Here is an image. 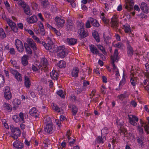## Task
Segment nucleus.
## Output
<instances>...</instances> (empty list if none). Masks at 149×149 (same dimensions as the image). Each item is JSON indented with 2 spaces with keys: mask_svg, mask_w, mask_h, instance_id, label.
<instances>
[{
  "mask_svg": "<svg viewBox=\"0 0 149 149\" xmlns=\"http://www.w3.org/2000/svg\"><path fill=\"white\" fill-rule=\"evenodd\" d=\"M114 46L115 47H117L120 48L123 46V45L121 42H118L115 44H114Z\"/></svg>",
  "mask_w": 149,
  "mask_h": 149,
  "instance_id": "nucleus-55",
  "label": "nucleus"
},
{
  "mask_svg": "<svg viewBox=\"0 0 149 149\" xmlns=\"http://www.w3.org/2000/svg\"><path fill=\"white\" fill-rule=\"evenodd\" d=\"M121 131L122 132H123L124 136L125 137H126L128 139H131V138H133V135L131 133H130L129 134H125L126 132V129H124L123 131L121 130Z\"/></svg>",
  "mask_w": 149,
  "mask_h": 149,
  "instance_id": "nucleus-43",
  "label": "nucleus"
},
{
  "mask_svg": "<svg viewBox=\"0 0 149 149\" xmlns=\"http://www.w3.org/2000/svg\"><path fill=\"white\" fill-rule=\"evenodd\" d=\"M80 25V29L78 30V33L82 37L84 38L87 36V33L86 31L84 30V24L82 23Z\"/></svg>",
  "mask_w": 149,
  "mask_h": 149,
  "instance_id": "nucleus-14",
  "label": "nucleus"
},
{
  "mask_svg": "<svg viewBox=\"0 0 149 149\" xmlns=\"http://www.w3.org/2000/svg\"><path fill=\"white\" fill-rule=\"evenodd\" d=\"M6 20L13 31L15 32L18 31V28L14 22L8 18H6Z\"/></svg>",
  "mask_w": 149,
  "mask_h": 149,
  "instance_id": "nucleus-9",
  "label": "nucleus"
},
{
  "mask_svg": "<svg viewBox=\"0 0 149 149\" xmlns=\"http://www.w3.org/2000/svg\"><path fill=\"white\" fill-rule=\"evenodd\" d=\"M38 18L35 15H33L30 17H27L26 21L29 24H33L36 23L38 21Z\"/></svg>",
  "mask_w": 149,
  "mask_h": 149,
  "instance_id": "nucleus-18",
  "label": "nucleus"
},
{
  "mask_svg": "<svg viewBox=\"0 0 149 149\" xmlns=\"http://www.w3.org/2000/svg\"><path fill=\"white\" fill-rule=\"evenodd\" d=\"M127 54L129 56H132L133 53V51L132 47L130 46L127 47Z\"/></svg>",
  "mask_w": 149,
  "mask_h": 149,
  "instance_id": "nucleus-46",
  "label": "nucleus"
},
{
  "mask_svg": "<svg viewBox=\"0 0 149 149\" xmlns=\"http://www.w3.org/2000/svg\"><path fill=\"white\" fill-rule=\"evenodd\" d=\"M24 45L26 49V51L27 54H31L32 51L30 47L29 46L27 43H24Z\"/></svg>",
  "mask_w": 149,
  "mask_h": 149,
  "instance_id": "nucleus-38",
  "label": "nucleus"
},
{
  "mask_svg": "<svg viewBox=\"0 0 149 149\" xmlns=\"http://www.w3.org/2000/svg\"><path fill=\"white\" fill-rule=\"evenodd\" d=\"M19 116L21 119L20 120H19L22 123H24V120L23 113L22 112H20L19 114Z\"/></svg>",
  "mask_w": 149,
  "mask_h": 149,
  "instance_id": "nucleus-56",
  "label": "nucleus"
},
{
  "mask_svg": "<svg viewBox=\"0 0 149 149\" xmlns=\"http://www.w3.org/2000/svg\"><path fill=\"white\" fill-rule=\"evenodd\" d=\"M143 84L145 85L147 84V85L146 86H144V87L146 90L149 92V78L143 81Z\"/></svg>",
  "mask_w": 149,
  "mask_h": 149,
  "instance_id": "nucleus-41",
  "label": "nucleus"
},
{
  "mask_svg": "<svg viewBox=\"0 0 149 149\" xmlns=\"http://www.w3.org/2000/svg\"><path fill=\"white\" fill-rule=\"evenodd\" d=\"M15 45L18 51L19 52H22L24 50V47L22 42L18 39L15 40Z\"/></svg>",
  "mask_w": 149,
  "mask_h": 149,
  "instance_id": "nucleus-10",
  "label": "nucleus"
},
{
  "mask_svg": "<svg viewBox=\"0 0 149 149\" xmlns=\"http://www.w3.org/2000/svg\"><path fill=\"white\" fill-rule=\"evenodd\" d=\"M106 88L105 86L102 85L101 87V92L103 94H105L106 93Z\"/></svg>",
  "mask_w": 149,
  "mask_h": 149,
  "instance_id": "nucleus-53",
  "label": "nucleus"
},
{
  "mask_svg": "<svg viewBox=\"0 0 149 149\" xmlns=\"http://www.w3.org/2000/svg\"><path fill=\"white\" fill-rule=\"evenodd\" d=\"M123 29L125 32L126 33H130L131 29L130 26L128 24H126L123 26Z\"/></svg>",
  "mask_w": 149,
  "mask_h": 149,
  "instance_id": "nucleus-40",
  "label": "nucleus"
},
{
  "mask_svg": "<svg viewBox=\"0 0 149 149\" xmlns=\"http://www.w3.org/2000/svg\"><path fill=\"white\" fill-rule=\"evenodd\" d=\"M52 106L53 110L55 111L58 113H61L62 111V109L59 108L56 104H52Z\"/></svg>",
  "mask_w": 149,
  "mask_h": 149,
  "instance_id": "nucleus-34",
  "label": "nucleus"
},
{
  "mask_svg": "<svg viewBox=\"0 0 149 149\" xmlns=\"http://www.w3.org/2000/svg\"><path fill=\"white\" fill-rule=\"evenodd\" d=\"M109 132V130L107 127H104L101 131L102 134V135H106L108 134Z\"/></svg>",
  "mask_w": 149,
  "mask_h": 149,
  "instance_id": "nucleus-45",
  "label": "nucleus"
},
{
  "mask_svg": "<svg viewBox=\"0 0 149 149\" xmlns=\"http://www.w3.org/2000/svg\"><path fill=\"white\" fill-rule=\"evenodd\" d=\"M4 83V77L2 75L0 74V87L3 86Z\"/></svg>",
  "mask_w": 149,
  "mask_h": 149,
  "instance_id": "nucleus-50",
  "label": "nucleus"
},
{
  "mask_svg": "<svg viewBox=\"0 0 149 149\" xmlns=\"http://www.w3.org/2000/svg\"><path fill=\"white\" fill-rule=\"evenodd\" d=\"M13 118L14 120V121L16 122H18L20 120L19 117H18L17 115H15L13 116Z\"/></svg>",
  "mask_w": 149,
  "mask_h": 149,
  "instance_id": "nucleus-60",
  "label": "nucleus"
},
{
  "mask_svg": "<svg viewBox=\"0 0 149 149\" xmlns=\"http://www.w3.org/2000/svg\"><path fill=\"white\" fill-rule=\"evenodd\" d=\"M31 83L29 77L27 76L25 77L24 85L27 88H29L31 86Z\"/></svg>",
  "mask_w": 149,
  "mask_h": 149,
  "instance_id": "nucleus-32",
  "label": "nucleus"
},
{
  "mask_svg": "<svg viewBox=\"0 0 149 149\" xmlns=\"http://www.w3.org/2000/svg\"><path fill=\"white\" fill-rule=\"evenodd\" d=\"M140 7L143 13H148V8L146 3L142 2L141 3Z\"/></svg>",
  "mask_w": 149,
  "mask_h": 149,
  "instance_id": "nucleus-21",
  "label": "nucleus"
},
{
  "mask_svg": "<svg viewBox=\"0 0 149 149\" xmlns=\"http://www.w3.org/2000/svg\"><path fill=\"white\" fill-rule=\"evenodd\" d=\"M10 129L11 132V136L14 139H17L21 134L19 129L12 126L10 127Z\"/></svg>",
  "mask_w": 149,
  "mask_h": 149,
  "instance_id": "nucleus-5",
  "label": "nucleus"
},
{
  "mask_svg": "<svg viewBox=\"0 0 149 149\" xmlns=\"http://www.w3.org/2000/svg\"><path fill=\"white\" fill-rule=\"evenodd\" d=\"M6 34L2 28H0V38L3 39L6 37Z\"/></svg>",
  "mask_w": 149,
  "mask_h": 149,
  "instance_id": "nucleus-47",
  "label": "nucleus"
},
{
  "mask_svg": "<svg viewBox=\"0 0 149 149\" xmlns=\"http://www.w3.org/2000/svg\"><path fill=\"white\" fill-rule=\"evenodd\" d=\"M118 24V17L117 15H114L111 18V25L112 27H116Z\"/></svg>",
  "mask_w": 149,
  "mask_h": 149,
  "instance_id": "nucleus-19",
  "label": "nucleus"
},
{
  "mask_svg": "<svg viewBox=\"0 0 149 149\" xmlns=\"http://www.w3.org/2000/svg\"><path fill=\"white\" fill-rule=\"evenodd\" d=\"M66 144V143L65 142L63 141L61 143V146L58 148V149H65Z\"/></svg>",
  "mask_w": 149,
  "mask_h": 149,
  "instance_id": "nucleus-54",
  "label": "nucleus"
},
{
  "mask_svg": "<svg viewBox=\"0 0 149 149\" xmlns=\"http://www.w3.org/2000/svg\"><path fill=\"white\" fill-rule=\"evenodd\" d=\"M28 56L26 55H24L21 59V62L24 66H26L28 64Z\"/></svg>",
  "mask_w": 149,
  "mask_h": 149,
  "instance_id": "nucleus-28",
  "label": "nucleus"
},
{
  "mask_svg": "<svg viewBox=\"0 0 149 149\" xmlns=\"http://www.w3.org/2000/svg\"><path fill=\"white\" fill-rule=\"evenodd\" d=\"M92 35L93 37L95 39L96 41L97 42H99L100 39L96 31H94Z\"/></svg>",
  "mask_w": 149,
  "mask_h": 149,
  "instance_id": "nucleus-44",
  "label": "nucleus"
},
{
  "mask_svg": "<svg viewBox=\"0 0 149 149\" xmlns=\"http://www.w3.org/2000/svg\"><path fill=\"white\" fill-rule=\"evenodd\" d=\"M104 40L105 42L107 44L110 43L111 41V37L110 36H108L107 37L104 36Z\"/></svg>",
  "mask_w": 149,
  "mask_h": 149,
  "instance_id": "nucleus-52",
  "label": "nucleus"
},
{
  "mask_svg": "<svg viewBox=\"0 0 149 149\" xmlns=\"http://www.w3.org/2000/svg\"><path fill=\"white\" fill-rule=\"evenodd\" d=\"M69 144L72 146L74 143L75 142V140L73 139H71L69 140Z\"/></svg>",
  "mask_w": 149,
  "mask_h": 149,
  "instance_id": "nucleus-64",
  "label": "nucleus"
},
{
  "mask_svg": "<svg viewBox=\"0 0 149 149\" xmlns=\"http://www.w3.org/2000/svg\"><path fill=\"white\" fill-rule=\"evenodd\" d=\"M37 16H38V19H40L42 22H44L45 19L42 16V14L40 13H39Z\"/></svg>",
  "mask_w": 149,
  "mask_h": 149,
  "instance_id": "nucleus-57",
  "label": "nucleus"
},
{
  "mask_svg": "<svg viewBox=\"0 0 149 149\" xmlns=\"http://www.w3.org/2000/svg\"><path fill=\"white\" fill-rule=\"evenodd\" d=\"M52 31L54 32L57 36H60L61 33L58 30H57L56 28L54 29Z\"/></svg>",
  "mask_w": 149,
  "mask_h": 149,
  "instance_id": "nucleus-59",
  "label": "nucleus"
},
{
  "mask_svg": "<svg viewBox=\"0 0 149 149\" xmlns=\"http://www.w3.org/2000/svg\"><path fill=\"white\" fill-rule=\"evenodd\" d=\"M50 76L52 79L56 80L58 77V74L55 70H53L50 73Z\"/></svg>",
  "mask_w": 149,
  "mask_h": 149,
  "instance_id": "nucleus-27",
  "label": "nucleus"
},
{
  "mask_svg": "<svg viewBox=\"0 0 149 149\" xmlns=\"http://www.w3.org/2000/svg\"><path fill=\"white\" fill-rule=\"evenodd\" d=\"M33 39L36 42L39 43H41V41L39 39L37 36L33 35L32 36Z\"/></svg>",
  "mask_w": 149,
  "mask_h": 149,
  "instance_id": "nucleus-58",
  "label": "nucleus"
},
{
  "mask_svg": "<svg viewBox=\"0 0 149 149\" xmlns=\"http://www.w3.org/2000/svg\"><path fill=\"white\" fill-rule=\"evenodd\" d=\"M128 118L129 123L132 125L135 126L137 125L136 122H137L139 119L136 116L133 115H129Z\"/></svg>",
  "mask_w": 149,
  "mask_h": 149,
  "instance_id": "nucleus-12",
  "label": "nucleus"
},
{
  "mask_svg": "<svg viewBox=\"0 0 149 149\" xmlns=\"http://www.w3.org/2000/svg\"><path fill=\"white\" fill-rule=\"evenodd\" d=\"M89 48L91 52L94 54H98L99 51L96 47L93 45H89Z\"/></svg>",
  "mask_w": 149,
  "mask_h": 149,
  "instance_id": "nucleus-25",
  "label": "nucleus"
},
{
  "mask_svg": "<svg viewBox=\"0 0 149 149\" xmlns=\"http://www.w3.org/2000/svg\"><path fill=\"white\" fill-rule=\"evenodd\" d=\"M12 72L13 74H15V77L17 81H22V77L21 74L16 70H13Z\"/></svg>",
  "mask_w": 149,
  "mask_h": 149,
  "instance_id": "nucleus-26",
  "label": "nucleus"
},
{
  "mask_svg": "<svg viewBox=\"0 0 149 149\" xmlns=\"http://www.w3.org/2000/svg\"><path fill=\"white\" fill-rule=\"evenodd\" d=\"M13 145V146L17 149H21L23 147L22 143L18 140L14 142Z\"/></svg>",
  "mask_w": 149,
  "mask_h": 149,
  "instance_id": "nucleus-23",
  "label": "nucleus"
},
{
  "mask_svg": "<svg viewBox=\"0 0 149 149\" xmlns=\"http://www.w3.org/2000/svg\"><path fill=\"white\" fill-rule=\"evenodd\" d=\"M130 77V82L131 85L133 86V88H135L136 85L137 84L136 77L134 74L132 73H131Z\"/></svg>",
  "mask_w": 149,
  "mask_h": 149,
  "instance_id": "nucleus-17",
  "label": "nucleus"
},
{
  "mask_svg": "<svg viewBox=\"0 0 149 149\" xmlns=\"http://www.w3.org/2000/svg\"><path fill=\"white\" fill-rule=\"evenodd\" d=\"M26 42L29 46L33 51H36L37 50V45L33 39L31 38H28Z\"/></svg>",
  "mask_w": 149,
  "mask_h": 149,
  "instance_id": "nucleus-13",
  "label": "nucleus"
},
{
  "mask_svg": "<svg viewBox=\"0 0 149 149\" xmlns=\"http://www.w3.org/2000/svg\"><path fill=\"white\" fill-rule=\"evenodd\" d=\"M100 18L102 19L103 22L105 24H108L109 20L107 18L105 17V15L104 13H102L100 15Z\"/></svg>",
  "mask_w": 149,
  "mask_h": 149,
  "instance_id": "nucleus-37",
  "label": "nucleus"
},
{
  "mask_svg": "<svg viewBox=\"0 0 149 149\" xmlns=\"http://www.w3.org/2000/svg\"><path fill=\"white\" fill-rule=\"evenodd\" d=\"M146 72L145 74V76L147 78H149V64L146 63L145 64Z\"/></svg>",
  "mask_w": 149,
  "mask_h": 149,
  "instance_id": "nucleus-39",
  "label": "nucleus"
},
{
  "mask_svg": "<svg viewBox=\"0 0 149 149\" xmlns=\"http://www.w3.org/2000/svg\"><path fill=\"white\" fill-rule=\"evenodd\" d=\"M57 65L60 68H63L66 66V64L64 61L61 60L58 62Z\"/></svg>",
  "mask_w": 149,
  "mask_h": 149,
  "instance_id": "nucleus-36",
  "label": "nucleus"
},
{
  "mask_svg": "<svg viewBox=\"0 0 149 149\" xmlns=\"http://www.w3.org/2000/svg\"><path fill=\"white\" fill-rule=\"evenodd\" d=\"M79 72V69L77 67L74 68L72 71L71 75L72 77H76L78 76Z\"/></svg>",
  "mask_w": 149,
  "mask_h": 149,
  "instance_id": "nucleus-29",
  "label": "nucleus"
},
{
  "mask_svg": "<svg viewBox=\"0 0 149 149\" xmlns=\"http://www.w3.org/2000/svg\"><path fill=\"white\" fill-rule=\"evenodd\" d=\"M89 19L93 26L98 27L99 26V24L95 19L92 18H90Z\"/></svg>",
  "mask_w": 149,
  "mask_h": 149,
  "instance_id": "nucleus-35",
  "label": "nucleus"
},
{
  "mask_svg": "<svg viewBox=\"0 0 149 149\" xmlns=\"http://www.w3.org/2000/svg\"><path fill=\"white\" fill-rule=\"evenodd\" d=\"M4 97L7 100H9L12 98V93L9 87L6 86L3 89Z\"/></svg>",
  "mask_w": 149,
  "mask_h": 149,
  "instance_id": "nucleus-6",
  "label": "nucleus"
},
{
  "mask_svg": "<svg viewBox=\"0 0 149 149\" xmlns=\"http://www.w3.org/2000/svg\"><path fill=\"white\" fill-rule=\"evenodd\" d=\"M48 65V62L45 58H43L41 59L38 67L41 70L43 68H46Z\"/></svg>",
  "mask_w": 149,
  "mask_h": 149,
  "instance_id": "nucleus-11",
  "label": "nucleus"
},
{
  "mask_svg": "<svg viewBox=\"0 0 149 149\" xmlns=\"http://www.w3.org/2000/svg\"><path fill=\"white\" fill-rule=\"evenodd\" d=\"M97 141L100 143L103 144L104 143L103 140L102 138L100 136H98L97 138Z\"/></svg>",
  "mask_w": 149,
  "mask_h": 149,
  "instance_id": "nucleus-61",
  "label": "nucleus"
},
{
  "mask_svg": "<svg viewBox=\"0 0 149 149\" xmlns=\"http://www.w3.org/2000/svg\"><path fill=\"white\" fill-rule=\"evenodd\" d=\"M12 103L13 106V109L14 110H15L17 109V107H18L21 104V101L18 99L15 98L13 100Z\"/></svg>",
  "mask_w": 149,
  "mask_h": 149,
  "instance_id": "nucleus-20",
  "label": "nucleus"
},
{
  "mask_svg": "<svg viewBox=\"0 0 149 149\" xmlns=\"http://www.w3.org/2000/svg\"><path fill=\"white\" fill-rule=\"evenodd\" d=\"M56 25L58 28L62 27L65 23V20L63 18L60 16L56 17L54 19Z\"/></svg>",
  "mask_w": 149,
  "mask_h": 149,
  "instance_id": "nucleus-8",
  "label": "nucleus"
},
{
  "mask_svg": "<svg viewBox=\"0 0 149 149\" xmlns=\"http://www.w3.org/2000/svg\"><path fill=\"white\" fill-rule=\"evenodd\" d=\"M70 108L71 109L72 113L73 116H75L78 111V108L74 105H71Z\"/></svg>",
  "mask_w": 149,
  "mask_h": 149,
  "instance_id": "nucleus-33",
  "label": "nucleus"
},
{
  "mask_svg": "<svg viewBox=\"0 0 149 149\" xmlns=\"http://www.w3.org/2000/svg\"><path fill=\"white\" fill-rule=\"evenodd\" d=\"M57 47L56 52L58 53V56L61 58H64L68 54L67 51L63 45L59 46Z\"/></svg>",
  "mask_w": 149,
  "mask_h": 149,
  "instance_id": "nucleus-4",
  "label": "nucleus"
},
{
  "mask_svg": "<svg viewBox=\"0 0 149 149\" xmlns=\"http://www.w3.org/2000/svg\"><path fill=\"white\" fill-rule=\"evenodd\" d=\"M53 35L50 33L48 35L47 41V43L42 42V44L45 49L52 53H55L56 52L57 47L55 46L52 41V38L53 37Z\"/></svg>",
  "mask_w": 149,
  "mask_h": 149,
  "instance_id": "nucleus-1",
  "label": "nucleus"
},
{
  "mask_svg": "<svg viewBox=\"0 0 149 149\" xmlns=\"http://www.w3.org/2000/svg\"><path fill=\"white\" fill-rule=\"evenodd\" d=\"M65 42L69 45H73L77 43V40L75 39L68 38L65 40Z\"/></svg>",
  "mask_w": 149,
  "mask_h": 149,
  "instance_id": "nucleus-24",
  "label": "nucleus"
},
{
  "mask_svg": "<svg viewBox=\"0 0 149 149\" xmlns=\"http://www.w3.org/2000/svg\"><path fill=\"white\" fill-rule=\"evenodd\" d=\"M70 134L71 132L69 130H68L66 134V136L68 139V140H69L71 139V138L70 137Z\"/></svg>",
  "mask_w": 149,
  "mask_h": 149,
  "instance_id": "nucleus-62",
  "label": "nucleus"
},
{
  "mask_svg": "<svg viewBox=\"0 0 149 149\" xmlns=\"http://www.w3.org/2000/svg\"><path fill=\"white\" fill-rule=\"evenodd\" d=\"M44 120L45 124H46L44 126L45 132L48 133H52L53 132V127L50 118L47 116L44 118Z\"/></svg>",
  "mask_w": 149,
  "mask_h": 149,
  "instance_id": "nucleus-3",
  "label": "nucleus"
},
{
  "mask_svg": "<svg viewBox=\"0 0 149 149\" xmlns=\"http://www.w3.org/2000/svg\"><path fill=\"white\" fill-rule=\"evenodd\" d=\"M134 4V3L132 0H126L125 8L128 10L130 11L133 9Z\"/></svg>",
  "mask_w": 149,
  "mask_h": 149,
  "instance_id": "nucleus-15",
  "label": "nucleus"
},
{
  "mask_svg": "<svg viewBox=\"0 0 149 149\" xmlns=\"http://www.w3.org/2000/svg\"><path fill=\"white\" fill-rule=\"evenodd\" d=\"M24 10L25 13L27 15H31L32 14V12L28 5H26L24 7Z\"/></svg>",
  "mask_w": 149,
  "mask_h": 149,
  "instance_id": "nucleus-30",
  "label": "nucleus"
},
{
  "mask_svg": "<svg viewBox=\"0 0 149 149\" xmlns=\"http://www.w3.org/2000/svg\"><path fill=\"white\" fill-rule=\"evenodd\" d=\"M41 5L44 8H45L48 5L49 3L47 0H41Z\"/></svg>",
  "mask_w": 149,
  "mask_h": 149,
  "instance_id": "nucleus-49",
  "label": "nucleus"
},
{
  "mask_svg": "<svg viewBox=\"0 0 149 149\" xmlns=\"http://www.w3.org/2000/svg\"><path fill=\"white\" fill-rule=\"evenodd\" d=\"M25 30L31 36L34 35V33L32 30L28 29H25Z\"/></svg>",
  "mask_w": 149,
  "mask_h": 149,
  "instance_id": "nucleus-63",
  "label": "nucleus"
},
{
  "mask_svg": "<svg viewBox=\"0 0 149 149\" xmlns=\"http://www.w3.org/2000/svg\"><path fill=\"white\" fill-rule=\"evenodd\" d=\"M2 109L6 112L10 113L11 112L12 110L11 105L7 102L3 103L2 106Z\"/></svg>",
  "mask_w": 149,
  "mask_h": 149,
  "instance_id": "nucleus-16",
  "label": "nucleus"
},
{
  "mask_svg": "<svg viewBox=\"0 0 149 149\" xmlns=\"http://www.w3.org/2000/svg\"><path fill=\"white\" fill-rule=\"evenodd\" d=\"M29 113L31 116L35 117H38L39 114L38 110L35 107H33L29 111Z\"/></svg>",
  "mask_w": 149,
  "mask_h": 149,
  "instance_id": "nucleus-22",
  "label": "nucleus"
},
{
  "mask_svg": "<svg viewBox=\"0 0 149 149\" xmlns=\"http://www.w3.org/2000/svg\"><path fill=\"white\" fill-rule=\"evenodd\" d=\"M118 98L121 100H123L125 98H128V95L126 93H124L121 94L118 96Z\"/></svg>",
  "mask_w": 149,
  "mask_h": 149,
  "instance_id": "nucleus-42",
  "label": "nucleus"
},
{
  "mask_svg": "<svg viewBox=\"0 0 149 149\" xmlns=\"http://www.w3.org/2000/svg\"><path fill=\"white\" fill-rule=\"evenodd\" d=\"M38 24L39 26V28L40 29L41 34L42 35H44L45 34V31L44 29L43 24L41 22L39 21L38 22Z\"/></svg>",
  "mask_w": 149,
  "mask_h": 149,
  "instance_id": "nucleus-31",
  "label": "nucleus"
},
{
  "mask_svg": "<svg viewBox=\"0 0 149 149\" xmlns=\"http://www.w3.org/2000/svg\"><path fill=\"white\" fill-rule=\"evenodd\" d=\"M97 47L98 48H99L104 55L107 54L103 46L100 45H98Z\"/></svg>",
  "mask_w": 149,
  "mask_h": 149,
  "instance_id": "nucleus-51",
  "label": "nucleus"
},
{
  "mask_svg": "<svg viewBox=\"0 0 149 149\" xmlns=\"http://www.w3.org/2000/svg\"><path fill=\"white\" fill-rule=\"evenodd\" d=\"M118 50L117 49H116L115 50L113 55L111 56V63L112 64L113 66V70L114 72L115 73V74L117 77L119 76V73L118 69L117 67H116L115 64L114 62L118 61Z\"/></svg>",
  "mask_w": 149,
  "mask_h": 149,
  "instance_id": "nucleus-2",
  "label": "nucleus"
},
{
  "mask_svg": "<svg viewBox=\"0 0 149 149\" xmlns=\"http://www.w3.org/2000/svg\"><path fill=\"white\" fill-rule=\"evenodd\" d=\"M141 126L139 125L137 127V130L139 132V134L141 135L143 134V130L142 127H144L145 131L147 133H149V126L146 125L143 122L141 121Z\"/></svg>",
  "mask_w": 149,
  "mask_h": 149,
  "instance_id": "nucleus-7",
  "label": "nucleus"
},
{
  "mask_svg": "<svg viewBox=\"0 0 149 149\" xmlns=\"http://www.w3.org/2000/svg\"><path fill=\"white\" fill-rule=\"evenodd\" d=\"M57 94L60 97L64 98L65 94L63 92L62 90H59L56 92Z\"/></svg>",
  "mask_w": 149,
  "mask_h": 149,
  "instance_id": "nucleus-48",
  "label": "nucleus"
}]
</instances>
